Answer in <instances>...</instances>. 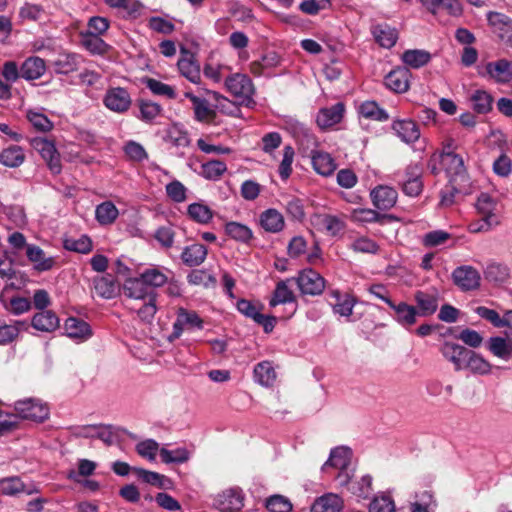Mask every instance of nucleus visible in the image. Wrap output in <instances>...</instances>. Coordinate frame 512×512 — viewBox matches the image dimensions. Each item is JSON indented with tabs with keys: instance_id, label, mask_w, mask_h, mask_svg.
<instances>
[{
	"instance_id": "1",
	"label": "nucleus",
	"mask_w": 512,
	"mask_h": 512,
	"mask_svg": "<svg viewBox=\"0 0 512 512\" xmlns=\"http://www.w3.org/2000/svg\"><path fill=\"white\" fill-rule=\"evenodd\" d=\"M123 294L127 301L126 307L136 313L141 321L151 323L157 312L156 291L138 276L125 280Z\"/></svg>"
},
{
	"instance_id": "2",
	"label": "nucleus",
	"mask_w": 512,
	"mask_h": 512,
	"mask_svg": "<svg viewBox=\"0 0 512 512\" xmlns=\"http://www.w3.org/2000/svg\"><path fill=\"white\" fill-rule=\"evenodd\" d=\"M428 168L434 175L444 171L450 183L460 184V182H465L467 178L463 158L453 151L434 152L428 161Z\"/></svg>"
},
{
	"instance_id": "3",
	"label": "nucleus",
	"mask_w": 512,
	"mask_h": 512,
	"mask_svg": "<svg viewBox=\"0 0 512 512\" xmlns=\"http://www.w3.org/2000/svg\"><path fill=\"white\" fill-rule=\"evenodd\" d=\"M16 415L24 420L43 422L49 417V407L41 399L26 398L14 403Z\"/></svg>"
},
{
	"instance_id": "4",
	"label": "nucleus",
	"mask_w": 512,
	"mask_h": 512,
	"mask_svg": "<svg viewBox=\"0 0 512 512\" xmlns=\"http://www.w3.org/2000/svg\"><path fill=\"white\" fill-rule=\"evenodd\" d=\"M203 323V320L195 311L179 307L176 311V319L169 340L173 341L180 338L185 330H201L203 329Z\"/></svg>"
},
{
	"instance_id": "5",
	"label": "nucleus",
	"mask_w": 512,
	"mask_h": 512,
	"mask_svg": "<svg viewBox=\"0 0 512 512\" xmlns=\"http://www.w3.org/2000/svg\"><path fill=\"white\" fill-rule=\"evenodd\" d=\"M245 494L239 487H231L218 493L214 507L220 512H240L244 507Z\"/></svg>"
},
{
	"instance_id": "6",
	"label": "nucleus",
	"mask_w": 512,
	"mask_h": 512,
	"mask_svg": "<svg viewBox=\"0 0 512 512\" xmlns=\"http://www.w3.org/2000/svg\"><path fill=\"white\" fill-rule=\"evenodd\" d=\"M228 92L238 98L242 104L249 105L254 94V85L251 79L245 75L236 73L225 80Z\"/></svg>"
},
{
	"instance_id": "7",
	"label": "nucleus",
	"mask_w": 512,
	"mask_h": 512,
	"mask_svg": "<svg viewBox=\"0 0 512 512\" xmlns=\"http://www.w3.org/2000/svg\"><path fill=\"white\" fill-rule=\"evenodd\" d=\"M32 146L41 155L53 174H59L61 172L62 165L60 154L52 141L37 137L32 140Z\"/></svg>"
},
{
	"instance_id": "8",
	"label": "nucleus",
	"mask_w": 512,
	"mask_h": 512,
	"mask_svg": "<svg viewBox=\"0 0 512 512\" xmlns=\"http://www.w3.org/2000/svg\"><path fill=\"white\" fill-rule=\"evenodd\" d=\"M301 293L320 295L325 288V279L313 269H304L295 279Z\"/></svg>"
},
{
	"instance_id": "9",
	"label": "nucleus",
	"mask_w": 512,
	"mask_h": 512,
	"mask_svg": "<svg viewBox=\"0 0 512 512\" xmlns=\"http://www.w3.org/2000/svg\"><path fill=\"white\" fill-rule=\"evenodd\" d=\"M132 100L125 88L115 87L107 90L104 97L105 106L117 113L126 112L131 106Z\"/></svg>"
},
{
	"instance_id": "10",
	"label": "nucleus",
	"mask_w": 512,
	"mask_h": 512,
	"mask_svg": "<svg viewBox=\"0 0 512 512\" xmlns=\"http://www.w3.org/2000/svg\"><path fill=\"white\" fill-rule=\"evenodd\" d=\"M452 278L455 285L463 291L477 289L481 279L479 272L472 266L457 267L452 273Z\"/></svg>"
},
{
	"instance_id": "11",
	"label": "nucleus",
	"mask_w": 512,
	"mask_h": 512,
	"mask_svg": "<svg viewBox=\"0 0 512 512\" xmlns=\"http://www.w3.org/2000/svg\"><path fill=\"white\" fill-rule=\"evenodd\" d=\"M352 450L346 446H339L330 451L328 460L322 465L321 471L328 473L331 468L347 469L351 463Z\"/></svg>"
},
{
	"instance_id": "12",
	"label": "nucleus",
	"mask_w": 512,
	"mask_h": 512,
	"mask_svg": "<svg viewBox=\"0 0 512 512\" xmlns=\"http://www.w3.org/2000/svg\"><path fill=\"white\" fill-rule=\"evenodd\" d=\"M329 303L333 309L335 314H338L342 317H350L353 312L354 305L356 300L351 295L344 293L342 294L338 290H332L328 294Z\"/></svg>"
},
{
	"instance_id": "13",
	"label": "nucleus",
	"mask_w": 512,
	"mask_h": 512,
	"mask_svg": "<svg viewBox=\"0 0 512 512\" xmlns=\"http://www.w3.org/2000/svg\"><path fill=\"white\" fill-rule=\"evenodd\" d=\"M443 357L454 365L456 371L464 370L469 349L453 342H445L440 349Z\"/></svg>"
},
{
	"instance_id": "14",
	"label": "nucleus",
	"mask_w": 512,
	"mask_h": 512,
	"mask_svg": "<svg viewBox=\"0 0 512 512\" xmlns=\"http://www.w3.org/2000/svg\"><path fill=\"white\" fill-rule=\"evenodd\" d=\"M488 21L495 27V32L502 42L512 47V20L502 13L490 12Z\"/></svg>"
},
{
	"instance_id": "15",
	"label": "nucleus",
	"mask_w": 512,
	"mask_h": 512,
	"mask_svg": "<svg viewBox=\"0 0 512 512\" xmlns=\"http://www.w3.org/2000/svg\"><path fill=\"white\" fill-rule=\"evenodd\" d=\"M258 223L268 233H279L285 227L284 216L275 208H269L261 212Z\"/></svg>"
},
{
	"instance_id": "16",
	"label": "nucleus",
	"mask_w": 512,
	"mask_h": 512,
	"mask_svg": "<svg viewBox=\"0 0 512 512\" xmlns=\"http://www.w3.org/2000/svg\"><path fill=\"white\" fill-rule=\"evenodd\" d=\"M397 197V191L390 186L380 185L371 191L372 202L379 210L392 208L396 204Z\"/></svg>"
},
{
	"instance_id": "17",
	"label": "nucleus",
	"mask_w": 512,
	"mask_h": 512,
	"mask_svg": "<svg viewBox=\"0 0 512 512\" xmlns=\"http://www.w3.org/2000/svg\"><path fill=\"white\" fill-rule=\"evenodd\" d=\"M81 57L76 53L61 52L50 61V66L57 74H70L78 69Z\"/></svg>"
},
{
	"instance_id": "18",
	"label": "nucleus",
	"mask_w": 512,
	"mask_h": 512,
	"mask_svg": "<svg viewBox=\"0 0 512 512\" xmlns=\"http://www.w3.org/2000/svg\"><path fill=\"white\" fill-rule=\"evenodd\" d=\"M410 71L406 67H398L385 77V86L395 93H405L409 89Z\"/></svg>"
},
{
	"instance_id": "19",
	"label": "nucleus",
	"mask_w": 512,
	"mask_h": 512,
	"mask_svg": "<svg viewBox=\"0 0 512 512\" xmlns=\"http://www.w3.org/2000/svg\"><path fill=\"white\" fill-rule=\"evenodd\" d=\"M26 256L38 272L49 271L56 264L54 257L46 256L45 252L35 244L27 246Z\"/></svg>"
},
{
	"instance_id": "20",
	"label": "nucleus",
	"mask_w": 512,
	"mask_h": 512,
	"mask_svg": "<svg viewBox=\"0 0 512 512\" xmlns=\"http://www.w3.org/2000/svg\"><path fill=\"white\" fill-rule=\"evenodd\" d=\"M392 130L403 142L407 144L414 143L420 138L418 125L410 119L393 121Z\"/></svg>"
},
{
	"instance_id": "21",
	"label": "nucleus",
	"mask_w": 512,
	"mask_h": 512,
	"mask_svg": "<svg viewBox=\"0 0 512 512\" xmlns=\"http://www.w3.org/2000/svg\"><path fill=\"white\" fill-rule=\"evenodd\" d=\"M31 325L38 331L51 333L59 328L60 320L53 311L43 310L33 316Z\"/></svg>"
},
{
	"instance_id": "22",
	"label": "nucleus",
	"mask_w": 512,
	"mask_h": 512,
	"mask_svg": "<svg viewBox=\"0 0 512 512\" xmlns=\"http://www.w3.org/2000/svg\"><path fill=\"white\" fill-rule=\"evenodd\" d=\"M344 105L336 103L327 108H322L316 118V122L321 129L330 128L339 123L343 117Z\"/></svg>"
},
{
	"instance_id": "23",
	"label": "nucleus",
	"mask_w": 512,
	"mask_h": 512,
	"mask_svg": "<svg viewBox=\"0 0 512 512\" xmlns=\"http://www.w3.org/2000/svg\"><path fill=\"white\" fill-rule=\"evenodd\" d=\"M254 381L263 387H272L277 379L275 366L271 361L265 360L255 365L253 370Z\"/></svg>"
},
{
	"instance_id": "24",
	"label": "nucleus",
	"mask_w": 512,
	"mask_h": 512,
	"mask_svg": "<svg viewBox=\"0 0 512 512\" xmlns=\"http://www.w3.org/2000/svg\"><path fill=\"white\" fill-rule=\"evenodd\" d=\"M486 71L497 83H508L512 80V62L506 59L489 62Z\"/></svg>"
},
{
	"instance_id": "25",
	"label": "nucleus",
	"mask_w": 512,
	"mask_h": 512,
	"mask_svg": "<svg viewBox=\"0 0 512 512\" xmlns=\"http://www.w3.org/2000/svg\"><path fill=\"white\" fill-rule=\"evenodd\" d=\"M395 312V320L404 328L409 329L417 322V308L405 302L392 303L390 306Z\"/></svg>"
},
{
	"instance_id": "26",
	"label": "nucleus",
	"mask_w": 512,
	"mask_h": 512,
	"mask_svg": "<svg viewBox=\"0 0 512 512\" xmlns=\"http://www.w3.org/2000/svg\"><path fill=\"white\" fill-rule=\"evenodd\" d=\"M343 506V499L338 494L326 493L314 501L311 512H340Z\"/></svg>"
},
{
	"instance_id": "27",
	"label": "nucleus",
	"mask_w": 512,
	"mask_h": 512,
	"mask_svg": "<svg viewBox=\"0 0 512 512\" xmlns=\"http://www.w3.org/2000/svg\"><path fill=\"white\" fill-rule=\"evenodd\" d=\"M310 157L313 169L319 175L328 177L335 172L337 165L329 153L324 151H316L312 152Z\"/></svg>"
},
{
	"instance_id": "28",
	"label": "nucleus",
	"mask_w": 512,
	"mask_h": 512,
	"mask_svg": "<svg viewBox=\"0 0 512 512\" xmlns=\"http://www.w3.org/2000/svg\"><path fill=\"white\" fill-rule=\"evenodd\" d=\"M414 300L417 304L416 308L419 316H430L437 311L438 295L436 293H427L419 290L415 292Z\"/></svg>"
},
{
	"instance_id": "29",
	"label": "nucleus",
	"mask_w": 512,
	"mask_h": 512,
	"mask_svg": "<svg viewBox=\"0 0 512 512\" xmlns=\"http://www.w3.org/2000/svg\"><path fill=\"white\" fill-rule=\"evenodd\" d=\"M46 71L45 61L37 56L27 58L20 67L21 77L25 80H36Z\"/></svg>"
},
{
	"instance_id": "30",
	"label": "nucleus",
	"mask_w": 512,
	"mask_h": 512,
	"mask_svg": "<svg viewBox=\"0 0 512 512\" xmlns=\"http://www.w3.org/2000/svg\"><path fill=\"white\" fill-rule=\"evenodd\" d=\"M64 329L66 335L72 339L86 340L92 335L89 324L74 317L66 319Z\"/></svg>"
},
{
	"instance_id": "31",
	"label": "nucleus",
	"mask_w": 512,
	"mask_h": 512,
	"mask_svg": "<svg viewBox=\"0 0 512 512\" xmlns=\"http://www.w3.org/2000/svg\"><path fill=\"white\" fill-rule=\"evenodd\" d=\"M372 34L377 43L384 48H391L398 39V31L386 23L372 27Z\"/></svg>"
},
{
	"instance_id": "32",
	"label": "nucleus",
	"mask_w": 512,
	"mask_h": 512,
	"mask_svg": "<svg viewBox=\"0 0 512 512\" xmlns=\"http://www.w3.org/2000/svg\"><path fill=\"white\" fill-rule=\"evenodd\" d=\"M207 248L203 244L194 243L184 248L181 259L187 266H199L207 257Z\"/></svg>"
},
{
	"instance_id": "33",
	"label": "nucleus",
	"mask_w": 512,
	"mask_h": 512,
	"mask_svg": "<svg viewBox=\"0 0 512 512\" xmlns=\"http://www.w3.org/2000/svg\"><path fill=\"white\" fill-rule=\"evenodd\" d=\"M475 313L481 318L489 321L494 327L502 328L512 324V311H506L504 317H500L499 313L485 306H478Z\"/></svg>"
},
{
	"instance_id": "34",
	"label": "nucleus",
	"mask_w": 512,
	"mask_h": 512,
	"mask_svg": "<svg viewBox=\"0 0 512 512\" xmlns=\"http://www.w3.org/2000/svg\"><path fill=\"white\" fill-rule=\"evenodd\" d=\"M431 58L430 52L422 49H409L401 55L402 62L412 69H419L427 65Z\"/></svg>"
},
{
	"instance_id": "35",
	"label": "nucleus",
	"mask_w": 512,
	"mask_h": 512,
	"mask_svg": "<svg viewBox=\"0 0 512 512\" xmlns=\"http://www.w3.org/2000/svg\"><path fill=\"white\" fill-rule=\"evenodd\" d=\"M348 491L358 500L369 499L373 492V477L370 474L361 476L350 484Z\"/></svg>"
},
{
	"instance_id": "36",
	"label": "nucleus",
	"mask_w": 512,
	"mask_h": 512,
	"mask_svg": "<svg viewBox=\"0 0 512 512\" xmlns=\"http://www.w3.org/2000/svg\"><path fill=\"white\" fill-rule=\"evenodd\" d=\"M225 233L233 240L249 244L254 238L253 231L245 224L231 221L225 224Z\"/></svg>"
},
{
	"instance_id": "37",
	"label": "nucleus",
	"mask_w": 512,
	"mask_h": 512,
	"mask_svg": "<svg viewBox=\"0 0 512 512\" xmlns=\"http://www.w3.org/2000/svg\"><path fill=\"white\" fill-rule=\"evenodd\" d=\"M25 161V153L22 147L11 145L0 152V163L9 168L21 166Z\"/></svg>"
},
{
	"instance_id": "38",
	"label": "nucleus",
	"mask_w": 512,
	"mask_h": 512,
	"mask_svg": "<svg viewBox=\"0 0 512 512\" xmlns=\"http://www.w3.org/2000/svg\"><path fill=\"white\" fill-rule=\"evenodd\" d=\"M280 64V57L275 52H269L262 56L261 60L253 61L250 64V72L255 76L268 74V70Z\"/></svg>"
},
{
	"instance_id": "39",
	"label": "nucleus",
	"mask_w": 512,
	"mask_h": 512,
	"mask_svg": "<svg viewBox=\"0 0 512 512\" xmlns=\"http://www.w3.org/2000/svg\"><path fill=\"white\" fill-rule=\"evenodd\" d=\"M433 502V496L429 491L416 493L412 500L401 506V512H429V506Z\"/></svg>"
},
{
	"instance_id": "40",
	"label": "nucleus",
	"mask_w": 512,
	"mask_h": 512,
	"mask_svg": "<svg viewBox=\"0 0 512 512\" xmlns=\"http://www.w3.org/2000/svg\"><path fill=\"white\" fill-rule=\"evenodd\" d=\"M180 74L194 84L200 83L201 73L199 64L190 57H182L177 63Z\"/></svg>"
},
{
	"instance_id": "41",
	"label": "nucleus",
	"mask_w": 512,
	"mask_h": 512,
	"mask_svg": "<svg viewBox=\"0 0 512 512\" xmlns=\"http://www.w3.org/2000/svg\"><path fill=\"white\" fill-rule=\"evenodd\" d=\"M0 491L4 495L14 496L21 492L31 495L37 490L35 488H26L19 477H8L0 479Z\"/></svg>"
},
{
	"instance_id": "42",
	"label": "nucleus",
	"mask_w": 512,
	"mask_h": 512,
	"mask_svg": "<svg viewBox=\"0 0 512 512\" xmlns=\"http://www.w3.org/2000/svg\"><path fill=\"white\" fill-rule=\"evenodd\" d=\"M133 471L145 483L156 486L158 488L168 489L172 485V482L168 477L157 472L148 471L143 468H133Z\"/></svg>"
},
{
	"instance_id": "43",
	"label": "nucleus",
	"mask_w": 512,
	"mask_h": 512,
	"mask_svg": "<svg viewBox=\"0 0 512 512\" xmlns=\"http://www.w3.org/2000/svg\"><path fill=\"white\" fill-rule=\"evenodd\" d=\"M95 293L104 299H112L116 296L117 285L113 277H96L93 281Z\"/></svg>"
},
{
	"instance_id": "44",
	"label": "nucleus",
	"mask_w": 512,
	"mask_h": 512,
	"mask_svg": "<svg viewBox=\"0 0 512 512\" xmlns=\"http://www.w3.org/2000/svg\"><path fill=\"white\" fill-rule=\"evenodd\" d=\"M464 370H470L474 374H488L491 370V365L481 355L476 352L469 350Z\"/></svg>"
},
{
	"instance_id": "45",
	"label": "nucleus",
	"mask_w": 512,
	"mask_h": 512,
	"mask_svg": "<svg viewBox=\"0 0 512 512\" xmlns=\"http://www.w3.org/2000/svg\"><path fill=\"white\" fill-rule=\"evenodd\" d=\"M290 281L292 280L287 279L277 283L273 296L269 301L271 307L295 301L293 291L288 286Z\"/></svg>"
},
{
	"instance_id": "46",
	"label": "nucleus",
	"mask_w": 512,
	"mask_h": 512,
	"mask_svg": "<svg viewBox=\"0 0 512 512\" xmlns=\"http://www.w3.org/2000/svg\"><path fill=\"white\" fill-rule=\"evenodd\" d=\"M478 213L486 219L499 223L497 216L494 214L496 209V201L487 193H481L476 202Z\"/></svg>"
},
{
	"instance_id": "47",
	"label": "nucleus",
	"mask_w": 512,
	"mask_h": 512,
	"mask_svg": "<svg viewBox=\"0 0 512 512\" xmlns=\"http://www.w3.org/2000/svg\"><path fill=\"white\" fill-rule=\"evenodd\" d=\"M119 211L117 207L111 201H105L99 204L95 210L96 220L101 225H110L118 217Z\"/></svg>"
},
{
	"instance_id": "48",
	"label": "nucleus",
	"mask_w": 512,
	"mask_h": 512,
	"mask_svg": "<svg viewBox=\"0 0 512 512\" xmlns=\"http://www.w3.org/2000/svg\"><path fill=\"white\" fill-rule=\"evenodd\" d=\"M484 275L486 280L495 284H502L510 277L509 268L501 263H490L487 265Z\"/></svg>"
},
{
	"instance_id": "49",
	"label": "nucleus",
	"mask_w": 512,
	"mask_h": 512,
	"mask_svg": "<svg viewBox=\"0 0 512 512\" xmlns=\"http://www.w3.org/2000/svg\"><path fill=\"white\" fill-rule=\"evenodd\" d=\"M422 4L432 13L438 9H445L451 15H459L461 6L457 0H420Z\"/></svg>"
},
{
	"instance_id": "50",
	"label": "nucleus",
	"mask_w": 512,
	"mask_h": 512,
	"mask_svg": "<svg viewBox=\"0 0 512 512\" xmlns=\"http://www.w3.org/2000/svg\"><path fill=\"white\" fill-rule=\"evenodd\" d=\"M227 171L223 161L211 160L201 165L200 175L207 180L217 181Z\"/></svg>"
},
{
	"instance_id": "51",
	"label": "nucleus",
	"mask_w": 512,
	"mask_h": 512,
	"mask_svg": "<svg viewBox=\"0 0 512 512\" xmlns=\"http://www.w3.org/2000/svg\"><path fill=\"white\" fill-rule=\"evenodd\" d=\"M165 141L177 148H185L190 145L188 133L176 124L167 130Z\"/></svg>"
},
{
	"instance_id": "52",
	"label": "nucleus",
	"mask_w": 512,
	"mask_h": 512,
	"mask_svg": "<svg viewBox=\"0 0 512 512\" xmlns=\"http://www.w3.org/2000/svg\"><path fill=\"white\" fill-rule=\"evenodd\" d=\"M474 111L486 114L492 109L493 98L484 90H476L470 97Z\"/></svg>"
},
{
	"instance_id": "53",
	"label": "nucleus",
	"mask_w": 512,
	"mask_h": 512,
	"mask_svg": "<svg viewBox=\"0 0 512 512\" xmlns=\"http://www.w3.org/2000/svg\"><path fill=\"white\" fill-rule=\"evenodd\" d=\"M82 45L92 54L104 55L110 50L108 45L100 36L82 34Z\"/></svg>"
},
{
	"instance_id": "54",
	"label": "nucleus",
	"mask_w": 512,
	"mask_h": 512,
	"mask_svg": "<svg viewBox=\"0 0 512 512\" xmlns=\"http://www.w3.org/2000/svg\"><path fill=\"white\" fill-rule=\"evenodd\" d=\"M359 113L367 118L376 121H386L389 115L385 110L380 108L375 101H365L359 106Z\"/></svg>"
},
{
	"instance_id": "55",
	"label": "nucleus",
	"mask_w": 512,
	"mask_h": 512,
	"mask_svg": "<svg viewBox=\"0 0 512 512\" xmlns=\"http://www.w3.org/2000/svg\"><path fill=\"white\" fill-rule=\"evenodd\" d=\"M161 460L166 464L176 463L181 464L189 460L190 454L186 448H177L175 450H168L161 448L159 450Z\"/></svg>"
},
{
	"instance_id": "56",
	"label": "nucleus",
	"mask_w": 512,
	"mask_h": 512,
	"mask_svg": "<svg viewBox=\"0 0 512 512\" xmlns=\"http://www.w3.org/2000/svg\"><path fill=\"white\" fill-rule=\"evenodd\" d=\"M63 246L68 251L78 252L82 254H87L91 252L93 248L91 239L86 235H82L78 239H65Z\"/></svg>"
},
{
	"instance_id": "57",
	"label": "nucleus",
	"mask_w": 512,
	"mask_h": 512,
	"mask_svg": "<svg viewBox=\"0 0 512 512\" xmlns=\"http://www.w3.org/2000/svg\"><path fill=\"white\" fill-rule=\"evenodd\" d=\"M140 279L148 286L153 288V291L157 287L163 286L167 282V276L157 268H151L145 270L139 275Z\"/></svg>"
},
{
	"instance_id": "58",
	"label": "nucleus",
	"mask_w": 512,
	"mask_h": 512,
	"mask_svg": "<svg viewBox=\"0 0 512 512\" xmlns=\"http://www.w3.org/2000/svg\"><path fill=\"white\" fill-rule=\"evenodd\" d=\"M369 512H395V503L389 495H376L369 504Z\"/></svg>"
},
{
	"instance_id": "59",
	"label": "nucleus",
	"mask_w": 512,
	"mask_h": 512,
	"mask_svg": "<svg viewBox=\"0 0 512 512\" xmlns=\"http://www.w3.org/2000/svg\"><path fill=\"white\" fill-rule=\"evenodd\" d=\"M295 151L292 146L287 145L283 149V157L279 164L278 173L282 180H287L292 173V163Z\"/></svg>"
},
{
	"instance_id": "60",
	"label": "nucleus",
	"mask_w": 512,
	"mask_h": 512,
	"mask_svg": "<svg viewBox=\"0 0 512 512\" xmlns=\"http://www.w3.org/2000/svg\"><path fill=\"white\" fill-rule=\"evenodd\" d=\"M189 216L201 224H207L212 219V211L206 205L193 203L188 206Z\"/></svg>"
},
{
	"instance_id": "61",
	"label": "nucleus",
	"mask_w": 512,
	"mask_h": 512,
	"mask_svg": "<svg viewBox=\"0 0 512 512\" xmlns=\"http://www.w3.org/2000/svg\"><path fill=\"white\" fill-rule=\"evenodd\" d=\"M488 348L491 353L499 358L507 359L512 351V348L507 341L502 337H491L488 342Z\"/></svg>"
},
{
	"instance_id": "62",
	"label": "nucleus",
	"mask_w": 512,
	"mask_h": 512,
	"mask_svg": "<svg viewBox=\"0 0 512 512\" xmlns=\"http://www.w3.org/2000/svg\"><path fill=\"white\" fill-rule=\"evenodd\" d=\"M319 224L323 230L331 236H335L344 228V223L337 216L322 215L319 217Z\"/></svg>"
},
{
	"instance_id": "63",
	"label": "nucleus",
	"mask_w": 512,
	"mask_h": 512,
	"mask_svg": "<svg viewBox=\"0 0 512 512\" xmlns=\"http://www.w3.org/2000/svg\"><path fill=\"white\" fill-rule=\"evenodd\" d=\"M193 111L195 119L199 122H207L215 117V112L210 108L206 99L200 98L194 105Z\"/></svg>"
},
{
	"instance_id": "64",
	"label": "nucleus",
	"mask_w": 512,
	"mask_h": 512,
	"mask_svg": "<svg viewBox=\"0 0 512 512\" xmlns=\"http://www.w3.org/2000/svg\"><path fill=\"white\" fill-rule=\"evenodd\" d=\"M266 508L270 512H289L292 509V504L286 497L274 495L267 499Z\"/></svg>"
}]
</instances>
